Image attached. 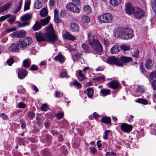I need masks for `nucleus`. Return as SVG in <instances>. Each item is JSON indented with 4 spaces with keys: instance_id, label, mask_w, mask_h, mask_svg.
Here are the masks:
<instances>
[{
    "instance_id": "obj_63",
    "label": "nucleus",
    "mask_w": 156,
    "mask_h": 156,
    "mask_svg": "<svg viewBox=\"0 0 156 156\" xmlns=\"http://www.w3.org/2000/svg\"><path fill=\"white\" fill-rule=\"evenodd\" d=\"M23 140L22 138H20L18 139V143H19L20 145H24V144L23 143Z\"/></svg>"
},
{
    "instance_id": "obj_35",
    "label": "nucleus",
    "mask_w": 156,
    "mask_h": 156,
    "mask_svg": "<svg viewBox=\"0 0 156 156\" xmlns=\"http://www.w3.org/2000/svg\"><path fill=\"white\" fill-rule=\"evenodd\" d=\"M87 96L89 98H91L93 96V89L92 88H90L87 89Z\"/></svg>"
},
{
    "instance_id": "obj_4",
    "label": "nucleus",
    "mask_w": 156,
    "mask_h": 156,
    "mask_svg": "<svg viewBox=\"0 0 156 156\" xmlns=\"http://www.w3.org/2000/svg\"><path fill=\"white\" fill-rule=\"evenodd\" d=\"M33 42L30 37H25L20 39L18 42L20 48L22 49H25L27 47L31 44Z\"/></svg>"
},
{
    "instance_id": "obj_44",
    "label": "nucleus",
    "mask_w": 156,
    "mask_h": 156,
    "mask_svg": "<svg viewBox=\"0 0 156 156\" xmlns=\"http://www.w3.org/2000/svg\"><path fill=\"white\" fill-rule=\"evenodd\" d=\"M109 132V131L108 130H105V131L103 137L105 140L108 139V136Z\"/></svg>"
},
{
    "instance_id": "obj_59",
    "label": "nucleus",
    "mask_w": 156,
    "mask_h": 156,
    "mask_svg": "<svg viewBox=\"0 0 156 156\" xmlns=\"http://www.w3.org/2000/svg\"><path fill=\"white\" fill-rule=\"evenodd\" d=\"M46 140L48 142H50L51 141V136L49 134H47L46 135Z\"/></svg>"
},
{
    "instance_id": "obj_60",
    "label": "nucleus",
    "mask_w": 156,
    "mask_h": 156,
    "mask_svg": "<svg viewBox=\"0 0 156 156\" xmlns=\"http://www.w3.org/2000/svg\"><path fill=\"white\" fill-rule=\"evenodd\" d=\"M7 116L4 113L0 114V117L4 120L7 119Z\"/></svg>"
},
{
    "instance_id": "obj_47",
    "label": "nucleus",
    "mask_w": 156,
    "mask_h": 156,
    "mask_svg": "<svg viewBox=\"0 0 156 156\" xmlns=\"http://www.w3.org/2000/svg\"><path fill=\"white\" fill-rule=\"evenodd\" d=\"M106 155V156H116V154L113 152H107Z\"/></svg>"
},
{
    "instance_id": "obj_21",
    "label": "nucleus",
    "mask_w": 156,
    "mask_h": 156,
    "mask_svg": "<svg viewBox=\"0 0 156 156\" xmlns=\"http://www.w3.org/2000/svg\"><path fill=\"white\" fill-rule=\"evenodd\" d=\"M109 86L114 89H116L121 86L119 83L115 81H111Z\"/></svg>"
},
{
    "instance_id": "obj_9",
    "label": "nucleus",
    "mask_w": 156,
    "mask_h": 156,
    "mask_svg": "<svg viewBox=\"0 0 156 156\" xmlns=\"http://www.w3.org/2000/svg\"><path fill=\"white\" fill-rule=\"evenodd\" d=\"M135 17L137 19H140L144 15V12L140 8L137 7H135L133 13Z\"/></svg>"
},
{
    "instance_id": "obj_6",
    "label": "nucleus",
    "mask_w": 156,
    "mask_h": 156,
    "mask_svg": "<svg viewBox=\"0 0 156 156\" xmlns=\"http://www.w3.org/2000/svg\"><path fill=\"white\" fill-rule=\"evenodd\" d=\"M113 19V17L111 14L108 13L103 14L98 18L100 22L105 23H111Z\"/></svg>"
},
{
    "instance_id": "obj_29",
    "label": "nucleus",
    "mask_w": 156,
    "mask_h": 156,
    "mask_svg": "<svg viewBox=\"0 0 156 156\" xmlns=\"http://www.w3.org/2000/svg\"><path fill=\"white\" fill-rule=\"evenodd\" d=\"M16 23L19 27H24L26 26L29 25L30 24V23L28 22H24L22 23L19 21H17Z\"/></svg>"
},
{
    "instance_id": "obj_43",
    "label": "nucleus",
    "mask_w": 156,
    "mask_h": 156,
    "mask_svg": "<svg viewBox=\"0 0 156 156\" xmlns=\"http://www.w3.org/2000/svg\"><path fill=\"white\" fill-rule=\"evenodd\" d=\"M137 102L142 103L144 105H146L147 104V101L146 100H144L143 99H139L136 101Z\"/></svg>"
},
{
    "instance_id": "obj_5",
    "label": "nucleus",
    "mask_w": 156,
    "mask_h": 156,
    "mask_svg": "<svg viewBox=\"0 0 156 156\" xmlns=\"http://www.w3.org/2000/svg\"><path fill=\"white\" fill-rule=\"evenodd\" d=\"M50 19V16H48L46 18L40 21H37L35 23L32 27V29L34 31H36L40 29L42 26L47 24L49 21Z\"/></svg>"
},
{
    "instance_id": "obj_19",
    "label": "nucleus",
    "mask_w": 156,
    "mask_h": 156,
    "mask_svg": "<svg viewBox=\"0 0 156 156\" xmlns=\"http://www.w3.org/2000/svg\"><path fill=\"white\" fill-rule=\"evenodd\" d=\"M119 51V46L116 44L114 45L110 49V53L112 54H117Z\"/></svg>"
},
{
    "instance_id": "obj_23",
    "label": "nucleus",
    "mask_w": 156,
    "mask_h": 156,
    "mask_svg": "<svg viewBox=\"0 0 156 156\" xmlns=\"http://www.w3.org/2000/svg\"><path fill=\"white\" fill-rule=\"evenodd\" d=\"M31 16L29 14H24L21 18V20L22 21H28L31 19Z\"/></svg>"
},
{
    "instance_id": "obj_2",
    "label": "nucleus",
    "mask_w": 156,
    "mask_h": 156,
    "mask_svg": "<svg viewBox=\"0 0 156 156\" xmlns=\"http://www.w3.org/2000/svg\"><path fill=\"white\" fill-rule=\"evenodd\" d=\"M118 35L123 39L128 40L131 39L133 36V30L128 28H125L119 32Z\"/></svg>"
},
{
    "instance_id": "obj_54",
    "label": "nucleus",
    "mask_w": 156,
    "mask_h": 156,
    "mask_svg": "<svg viewBox=\"0 0 156 156\" xmlns=\"http://www.w3.org/2000/svg\"><path fill=\"white\" fill-rule=\"evenodd\" d=\"M139 51L136 50L134 52L133 54L132 55V56L135 57L137 58L139 56Z\"/></svg>"
},
{
    "instance_id": "obj_64",
    "label": "nucleus",
    "mask_w": 156,
    "mask_h": 156,
    "mask_svg": "<svg viewBox=\"0 0 156 156\" xmlns=\"http://www.w3.org/2000/svg\"><path fill=\"white\" fill-rule=\"evenodd\" d=\"M152 84L153 89L156 90V80L152 82Z\"/></svg>"
},
{
    "instance_id": "obj_53",
    "label": "nucleus",
    "mask_w": 156,
    "mask_h": 156,
    "mask_svg": "<svg viewBox=\"0 0 156 156\" xmlns=\"http://www.w3.org/2000/svg\"><path fill=\"white\" fill-rule=\"evenodd\" d=\"M18 106L20 108H23L26 107V105L23 102H20L18 104Z\"/></svg>"
},
{
    "instance_id": "obj_24",
    "label": "nucleus",
    "mask_w": 156,
    "mask_h": 156,
    "mask_svg": "<svg viewBox=\"0 0 156 156\" xmlns=\"http://www.w3.org/2000/svg\"><path fill=\"white\" fill-rule=\"evenodd\" d=\"M120 48L121 50L125 51L129 50L130 46L127 45L123 44L120 46Z\"/></svg>"
},
{
    "instance_id": "obj_42",
    "label": "nucleus",
    "mask_w": 156,
    "mask_h": 156,
    "mask_svg": "<svg viewBox=\"0 0 156 156\" xmlns=\"http://www.w3.org/2000/svg\"><path fill=\"white\" fill-rule=\"evenodd\" d=\"M79 76L81 78L80 79L82 80L85 78V75L82 73V71L81 70H79L78 72Z\"/></svg>"
},
{
    "instance_id": "obj_52",
    "label": "nucleus",
    "mask_w": 156,
    "mask_h": 156,
    "mask_svg": "<svg viewBox=\"0 0 156 156\" xmlns=\"http://www.w3.org/2000/svg\"><path fill=\"white\" fill-rule=\"evenodd\" d=\"M105 79V78L104 76H100L97 77L96 78H94L93 80H97L99 82L101 80H103Z\"/></svg>"
},
{
    "instance_id": "obj_20",
    "label": "nucleus",
    "mask_w": 156,
    "mask_h": 156,
    "mask_svg": "<svg viewBox=\"0 0 156 156\" xmlns=\"http://www.w3.org/2000/svg\"><path fill=\"white\" fill-rule=\"evenodd\" d=\"M64 57L63 56L62 53H59L58 55L55 56L54 59L56 61H58L60 63H63L64 62Z\"/></svg>"
},
{
    "instance_id": "obj_10",
    "label": "nucleus",
    "mask_w": 156,
    "mask_h": 156,
    "mask_svg": "<svg viewBox=\"0 0 156 156\" xmlns=\"http://www.w3.org/2000/svg\"><path fill=\"white\" fill-rule=\"evenodd\" d=\"M120 128L123 132L128 133L132 130L133 126L126 123H123L121 125Z\"/></svg>"
},
{
    "instance_id": "obj_32",
    "label": "nucleus",
    "mask_w": 156,
    "mask_h": 156,
    "mask_svg": "<svg viewBox=\"0 0 156 156\" xmlns=\"http://www.w3.org/2000/svg\"><path fill=\"white\" fill-rule=\"evenodd\" d=\"M111 119L110 118L105 117L102 119L101 121L102 122L108 124L111 122Z\"/></svg>"
},
{
    "instance_id": "obj_8",
    "label": "nucleus",
    "mask_w": 156,
    "mask_h": 156,
    "mask_svg": "<svg viewBox=\"0 0 156 156\" xmlns=\"http://www.w3.org/2000/svg\"><path fill=\"white\" fill-rule=\"evenodd\" d=\"M119 64L118 66L122 67L123 64L132 61V58L130 57H126L124 56H121L119 59Z\"/></svg>"
},
{
    "instance_id": "obj_58",
    "label": "nucleus",
    "mask_w": 156,
    "mask_h": 156,
    "mask_svg": "<svg viewBox=\"0 0 156 156\" xmlns=\"http://www.w3.org/2000/svg\"><path fill=\"white\" fill-rule=\"evenodd\" d=\"M55 95L57 97L60 98L63 96V93H61L59 91H57L56 92Z\"/></svg>"
},
{
    "instance_id": "obj_18",
    "label": "nucleus",
    "mask_w": 156,
    "mask_h": 156,
    "mask_svg": "<svg viewBox=\"0 0 156 156\" xmlns=\"http://www.w3.org/2000/svg\"><path fill=\"white\" fill-rule=\"evenodd\" d=\"M70 30L73 32H78L79 28L78 24L75 23H71L70 24Z\"/></svg>"
},
{
    "instance_id": "obj_31",
    "label": "nucleus",
    "mask_w": 156,
    "mask_h": 156,
    "mask_svg": "<svg viewBox=\"0 0 156 156\" xmlns=\"http://www.w3.org/2000/svg\"><path fill=\"white\" fill-rule=\"evenodd\" d=\"M40 13L41 16L44 17L48 14V10L46 9H43L41 10Z\"/></svg>"
},
{
    "instance_id": "obj_11",
    "label": "nucleus",
    "mask_w": 156,
    "mask_h": 156,
    "mask_svg": "<svg viewBox=\"0 0 156 156\" xmlns=\"http://www.w3.org/2000/svg\"><path fill=\"white\" fill-rule=\"evenodd\" d=\"M119 59L115 56H111L108 58L107 60L108 63L111 65L115 64L118 66L119 64Z\"/></svg>"
},
{
    "instance_id": "obj_46",
    "label": "nucleus",
    "mask_w": 156,
    "mask_h": 156,
    "mask_svg": "<svg viewBox=\"0 0 156 156\" xmlns=\"http://www.w3.org/2000/svg\"><path fill=\"white\" fill-rule=\"evenodd\" d=\"M61 76L62 78H68L69 77V76L67 75V73L65 71L62 72L61 73Z\"/></svg>"
},
{
    "instance_id": "obj_15",
    "label": "nucleus",
    "mask_w": 156,
    "mask_h": 156,
    "mask_svg": "<svg viewBox=\"0 0 156 156\" xmlns=\"http://www.w3.org/2000/svg\"><path fill=\"white\" fill-rule=\"evenodd\" d=\"M135 7L132 6L130 5L127 4L126 5V11L127 14L130 15L133 14Z\"/></svg>"
},
{
    "instance_id": "obj_49",
    "label": "nucleus",
    "mask_w": 156,
    "mask_h": 156,
    "mask_svg": "<svg viewBox=\"0 0 156 156\" xmlns=\"http://www.w3.org/2000/svg\"><path fill=\"white\" fill-rule=\"evenodd\" d=\"M13 63V59L12 58H10L7 60V63L8 65L11 66Z\"/></svg>"
},
{
    "instance_id": "obj_30",
    "label": "nucleus",
    "mask_w": 156,
    "mask_h": 156,
    "mask_svg": "<svg viewBox=\"0 0 156 156\" xmlns=\"http://www.w3.org/2000/svg\"><path fill=\"white\" fill-rule=\"evenodd\" d=\"M110 90L109 89L106 90L103 88L101 89L100 90V93L102 94L103 96H105L108 94Z\"/></svg>"
},
{
    "instance_id": "obj_38",
    "label": "nucleus",
    "mask_w": 156,
    "mask_h": 156,
    "mask_svg": "<svg viewBox=\"0 0 156 156\" xmlns=\"http://www.w3.org/2000/svg\"><path fill=\"white\" fill-rule=\"evenodd\" d=\"M11 16V14H8L0 17V21H2Z\"/></svg>"
},
{
    "instance_id": "obj_3",
    "label": "nucleus",
    "mask_w": 156,
    "mask_h": 156,
    "mask_svg": "<svg viewBox=\"0 0 156 156\" xmlns=\"http://www.w3.org/2000/svg\"><path fill=\"white\" fill-rule=\"evenodd\" d=\"M91 47L95 51L101 52L103 51V47L99 41L95 39H88Z\"/></svg>"
},
{
    "instance_id": "obj_27",
    "label": "nucleus",
    "mask_w": 156,
    "mask_h": 156,
    "mask_svg": "<svg viewBox=\"0 0 156 156\" xmlns=\"http://www.w3.org/2000/svg\"><path fill=\"white\" fill-rule=\"evenodd\" d=\"M34 6L37 9H40L42 6V4L39 0H37L34 3Z\"/></svg>"
},
{
    "instance_id": "obj_1",
    "label": "nucleus",
    "mask_w": 156,
    "mask_h": 156,
    "mask_svg": "<svg viewBox=\"0 0 156 156\" xmlns=\"http://www.w3.org/2000/svg\"><path fill=\"white\" fill-rule=\"evenodd\" d=\"M35 37L38 42L47 41L51 44L58 43L60 41L58 36L55 34L52 25H50L47 28L46 33L38 32L35 33Z\"/></svg>"
},
{
    "instance_id": "obj_33",
    "label": "nucleus",
    "mask_w": 156,
    "mask_h": 156,
    "mask_svg": "<svg viewBox=\"0 0 156 156\" xmlns=\"http://www.w3.org/2000/svg\"><path fill=\"white\" fill-rule=\"evenodd\" d=\"M35 113L33 112H29L27 113V115L28 118L30 119H32L35 117Z\"/></svg>"
},
{
    "instance_id": "obj_37",
    "label": "nucleus",
    "mask_w": 156,
    "mask_h": 156,
    "mask_svg": "<svg viewBox=\"0 0 156 156\" xmlns=\"http://www.w3.org/2000/svg\"><path fill=\"white\" fill-rule=\"evenodd\" d=\"M149 77L152 80H156V72L154 71L151 73L149 75Z\"/></svg>"
},
{
    "instance_id": "obj_57",
    "label": "nucleus",
    "mask_w": 156,
    "mask_h": 156,
    "mask_svg": "<svg viewBox=\"0 0 156 156\" xmlns=\"http://www.w3.org/2000/svg\"><path fill=\"white\" fill-rule=\"evenodd\" d=\"M54 19H55V22L56 23H61V21L60 20L58 16H54Z\"/></svg>"
},
{
    "instance_id": "obj_12",
    "label": "nucleus",
    "mask_w": 156,
    "mask_h": 156,
    "mask_svg": "<svg viewBox=\"0 0 156 156\" xmlns=\"http://www.w3.org/2000/svg\"><path fill=\"white\" fill-rule=\"evenodd\" d=\"M9 50L11 51L18 52L20 51V48L18 43H13L9 46Z\"/></svg>"
},
{
    "instance_id": "obj_39",
    "label": "nucleus",
    "mask_w": 156,
    "mask_h": 156,
    "mask_svg": "<svg viewBox=\"0 0 156 156\" xmlns=\"http://www.w3.org/2000/svg\"><path fill=\"white\" fill-rule=\"evenodd\" d=\"M144 90L143 86H138L137 89L135 91L137 93H142L144 92Z\"/></svg>"
},
{
    "instance_id": "obj_17",
    "label": "nucleus",
    "mask_w": 156,
    "mask_h": 156,
    "mask_svg": "<svg viewBox=\"0 0 156 156\" xmlns=\"http://www.w3.org/2000/svg\"><path fill=\"white\" fill-rule=\"evenodd\" d=\"M11 5V3L8 2L2 5L0 7V12H2L8 10L10 8Z\"/></svg>"
},
{
    "instance_id": "obj_48",
    "label": "nucleus",
    "mask_w": 156,
    "mask_h": 156,
    "mask_svg": "<svg viewBox=\"0 0 156 156\" xmlns=\"http://www.w3.org/2000/svg\"><path fill=\"white\" fill-rule=\"evenodd\" d=\"M16 20V17L15 16L12 17L11 18L8 20L7 21L10 24H12Z\"/></svg>"
},
{
    "instance_id": "obj_16",
    "label": "nucleus",
    "mask_w": 156,
    "mask_h": 156,
    "mask_svg": "<svg viewBox=\"0 0 156 156\" xmlns=\"http://www.w3.org/2000/svg\"><path fill=\"white\" fill-rule=\"evenodd\" d=\"M63 37L65 39L72 41H73L76 39L75 37L73 36L67 31H66L65 33L63 35Z\"/></svg>"
},
{
    "instance_id": "obj_26",
    "label": "nucleus",
    "mask_w": 156,
    "mask_h": 156,
    "mask_svg": "<svg viewBox=\"0 0 156 156\" xmlns=\"http://www.w3.org/2000/svg\"><path fill=\"white\" fill-rule=\"evenodd\" d=\"M152 60L150 59H148L146 61L145 64V67L148 69H151L152 66Z\"/></svg>"
},
{
    "instance_id": "obj_13",
    "label": "nucleus",
    "mask_w": 156,
    "mask_h": 156,
    "mask_svg": "<svg viewBox=\"0 0 156 156\" xmlns=\"http://www.w3.org/2000/svg\"><path fill=\"white\" fill-rule=\"evenodd\" d=\"M28 71L24 69H22L18 71V77L20 79H23L26 76Z\"/></svg>"
},
{
    "instance_id": "obj_25",
    "label": "nucleus",
    "mask_w": 156,
    "mask_h": 156,
    "mask_svg": "<svg viewBox=\"0 0 156 156\" xmlns=\"http://www.w3.org/2000/svg\"><path fill=\"white\" fill-rule=\"evenodd\" d=\"M84 11L87 14H89L91 12V9L89 5H85L83 8Z\"/></svg>"
},
{
    "instance_id": "obj_22",
    "label": "nucleus",
    "mask_w": 156,
    "mask_h": 156,
    "mask_svg": "<svg viewBox=\"0 0 156 156\" xmlns=\"http://www.w3.org/2000/svg\"><path fill=\"white\" fill-rule=\"evenodd\" d=\"M22 2V0H20V1L16 5L14 10L13 11L14 13H16L20 10L21 8Z\"/></svg>"
},
{
    "instance_id": "obj_41",
    "label": "nucleus",
    "mask_w": 156,
    "mask_h": 156,
    "mask_svg": "<svg viewBox=\"0 0 156 156\" xmlns=\"http://www.w3.org/2000/svg\"><path fill=\"white\" fill-rule=\"evenodd\" d=\"M42 153L44 156H50V153L47 150H44L42 151Z\"/></svg>"
},
{
    "instance_id": "obj_62",
    "label": "nucleus",
    "mask_w": 156,
    "mask_h": 156,
    "mask_svg": "<svg viewBox=\"0 0 156 156\" xmlns=\"http://www.w3.org/2000/svg\"><path fill=\"white\" fill-rule=\"evenodd\" d=\"M64 115V114L62 113H59L56 115V117L57 118L59 119L62 118Z\"/></svg>"
},
{
    "instance_id": "obj_61",
    "label": "nucleus",
    "mask_w": 156,
    "mask_h": 156,
    "mask_svg": "<svg viewBox=\"0 0 156 156\" xmlns=\"http://www.w3.org/2000/svg\"><path fill=\"white\" fill-rule=\"evenodd\" d=\"M20 124L21 127L22 129H24L25 127V123L24 121L21 120L20 121Z\"/></svg>"
},
{
    "instance_id": "obj_40",
    "label": "nucleus",
    "mask_w": 156,
    "mask_h": 156,
    "mask_svg": "<svg viewBox=\"0 0 156 156\" xmlns=\"http://www.w3.org/2000/svg\"><path fill=\"white\" fill-rule=\"evenodd\" d=\"M30 3V1L29 0H28L25 2L24 7V10H27L29 9Z\"/></svg>"
},
{
    "instance_id": "obj_50",
    "label": "nucleus",
    "mask_w": 156,
    "mask_h": 156,
    "mask_svg": "<svg viewBox=\"0 0 156 156\" xmlns=\"http://www.w3.org/2000/svg\"><path fill=\"white\" fill-rule=\"evenodd\" d=\"M73 85L78 87V89L81 88L82 87V85L78 81H75L73 83Z\"/></svg>"
},
{
    "instance_id": "obj_28",
    "label": "nucleus",
    "mask_w": 156,
    "mask_h": 156,
    "mask_svg": "<svg viewBox=\"0 0 156 156\" xmlns=\"http://www.w3.org/2000/svg\"><path fill=\"white\" fill-rule=\"evenodd\" d=\"M121 0H110V3L113 6H116L119 5Z\"/></svg>"
},
{
    "instance_id": "obj_14",
    "label": "nucleus",
    "mask_w": 156,
    "mask_h": 156,
    "mask_svg": "<svg viewBox=\"0 0 156 156\" xmlns=\"http://www.w3.org/2000/svg\"><path fill=\"white\" fill-rule=\"evenodd\" d=\"M26 34V32L24 30H20L16 32L15 34H12V36L14 37L17 38L23 37L25 36Z\"/></svg>"
},
{
    "instance_id": "obj_36",
    "label": "nucleus",
    "mask_w": 156,
    "mask_h": 156,
    "mask_svg": "<svg viewBox=\"0 0 156 156\" xmlns=\"http://www.w3.org/2000/svg\"><path fill=\"white\" fill-rule=\"evenodd\" d=\"M23 67L24 68H27L29 67L30 63L29 62V61L27 59L24 60L23 63Z\"/></svg>"
},
{
    "instance_id": "obj_56",
    "label": "nucleus",
    "mask_w": 156,
    "mask_h": 156,
    "mask_svg": "<svg viewBox=\"0 0 156 156\" xmlns=\"http://www.w3.org/2000/svg\"><path fill=\"white\" fill-rule=\"evenodd\" d=\"M38 67L35 65H32L30 68V70L31 71L37 70L38 69Z\"/></svg>"
},
{
    "instance_id": "obj_51",
    "label": "nucleus",
    "mask_w": 156,
    "mask_h": 156,
    "mask_svg": "<svg viewBox=\"0 0 156 156\" xmlns=\"http://www.w3.org/2000/svg\"><path fill=\"white\" fill-rule=\"evenodd\" d=\"M82 48L85 51H88L89 49L88 46L85 43H84L82 45Z\"/></svg>"
},
{
    "instance_id": "obj_7",
    "label": "nucleus",
    "mask_w": 156,
    "mask_h": 156,
    "mask_svg": "<svg viewBox=\"0 0 156 156\" xmlns=\"http://www.w3.org/2000/svg\"><path fill=\"white\" fill-rule=\"evenodd\" d=\"M66 9L69 11L74 13H79L80 12V9L75 5V4L73 2H69L66 6Z\"/></svg>"
},
{
    "instance_id": "obj_34",
    "label": "nucleus",
    "mask_w": 156,
    "mask_h": 156,
    "mask_svg": "<svg viewBox=\"0 0 156 156\" xmlns=\"http://www.w3.org/2000/svg\"><path fill=\"white\" fill-rule=\"evenodd\" d=\"M81 21L83 23H87L90 22V19L88 16H84L82 17Z\"/></svg>"
},
{
    "instance_id": "obj_55",
    "label": "nucleus",
    "mask_w": 156,
    "mask_h": 156,
    "mask_svg": "<svg viewBox=\"0 0 156 156\" xmlns=\"http://www.w3.org/2000/svg\"><path fill=\"white\" fill-rule=\"evenodd\" d=\"M65 148V146H62V147L61 148V150L62 153L64 154H66L67 153V151L64 149Z\"/></svg>"
},
{
    "instance_id": "obj_45",
    "label": "nucleus",
    "mask_w": 156,
    "mask_h": 156,
    "mask_svg": "<svg viewBox=\"0 0 156 156\" xmlns=\"http://www.w3.org/2000/svg\"><path fill=\"white\" fill-rule=\"evenodd\" d=\"M48 109V107L46 104H44L41 107V110L44 111H46Z\"/></svg>"
}]
</instances>
